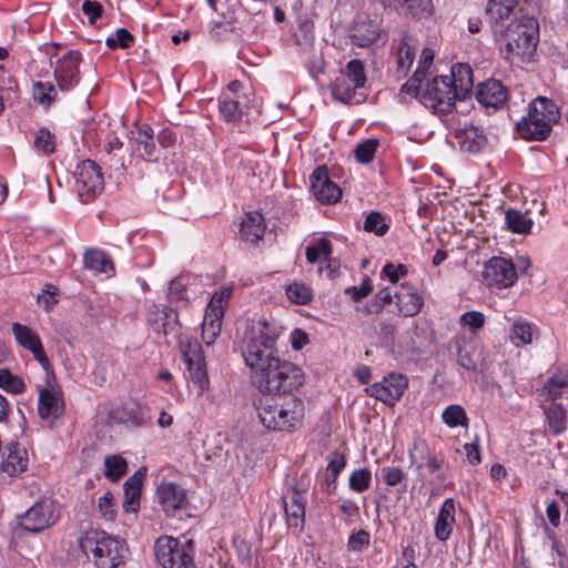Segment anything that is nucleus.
Listing matches in <instances>:
<instances>
[{
	"mask_svg": "<svg viewBox=\"0 0 568 568\" xmlns=\"http://www.w3.org/2000/svg\"><path fill=\"white\" fill-rule=\"evenodd\" d=\"M539 41V23L532 16L521 13L504 29H499L500 54L510 64L519 65L532 60Z\"/></svg>",
	"mask_w": 568,
	"mask_h": 568,
	"instance_id": "nucleus-1",
	"label": "nucleus"
},
{
	"mask_svg": "<svg viewBox=\"0 0 568 568\" xmlns=\"http://www.w3.org/2000/svg\"><path fill=\"white\" fill-rule=\"evenodd\" d=\"M255 408L264 427L280 432L293 430L304 415L303 403L295 396L261 395Z\"/></svg>",
	"mask_w": 568,
	"mask_h": 568,
	"instance_id": "nucleus-2",
	"label": "nucleus"
},
{
	"mask_svg": "<svg viewBox=\"0 0 568 568\" xmlns=\"http://www.w3.org/2000/svg\"><path fill=\"white\" fill-rule=\"evenodd\" d=\"M79 546L98 568H116L124 562L128 552L123 540L97 529L87 530Z\"/></svg>",
	"mask_w": 568,
	"mask_h": 568,
	"instance_id": "nucleus-3",
	"label": "nucleus"
},
{
	"mask_svg": "<svg viewBox=\"0 0 568 568\" xmlns=\"http://www.w3.org/2000/svg\"><path fill=\"white\" fill-rule=\"evenodd\" d=\"M252 382L261 395L294 396L293 392L304 383V374L293 363L278 358Z\"/></svg>",
	"mask_w": 568,
	"mask_h": 568,
	"instance_id": "nucleus-4",
	"label": "nucleus"
},
{
	"mask_svg": "<svg viewBox=\"0 0 568 568\" xmlns=\"http://www.w3.org/2000/svg\"><path fill=\"white\" fill-rule=\"evenodd\" d=\"M559 116V109L554 101L538 97L530 103L528 115L517 123V131L526 140L544 141Z\"/></svg>",
	"mask_w": 568,
	"mask_h": 568,
	"instance_id": "nucleus-5",
	"label": "nucleus"
},
{
	"mask_svg": "<svg viewBox=\"0 0 568 568\" xmlns=\"http://www.w3.org/2000/svg\"><path fill=\"white\" fill-rule=\"evenodd\" d=\"M243 357L252 371V379L255 378L257 373H262L268 364L271 366L280 358L275 349V339L263 332L253 335L246 343Z\"/></svg>",
	"mask_w": 568,
	"mask_h": 568,
	"instance_id": "nucleus-6",
	"label": "nucleus"
},
{
	"mask_svg": "<svg viewBox=\"0 0 568 568\" xmlns=\"http://www.w3.org/2000/svg\"><path fill=\"white\" fill-rule=\"evenodd\" d=\"M426 108L434 112L446 113L452 110L458 99V93L454 92L447 77L439 75L427 82L422 92H417V97Z\"/></svg>",
	"mask_w": 568,
	"mask_h": 568,
	"instance_id": "nucleus-7",
	"label": "nucleus"
},
{
	"mask_svg": "<svg viewBox=\"0 0 568 568\" xmlns=\"http://www.w3.org/2000/svg\"><path fill=\"white\" fill-rule=\"evenodd\" d=\"M74 179V190L83 202L93 199L104 189L101 169L91 160H85L77 166Z\"/></svg>",
	"mask_w": 568,
	"mask_h": 568,
	"instance_id": "nucleus-8",
	"label": "nucleus"
},
{
	"mask_svg": "<svg viewBox=\"0 0 568 568\" xmlns=\"http://www.w3.org/2000/svg\"><path fill=\"white\" fill-rule=\"evenodd\" d=\"M155 557L163 568H195L192 556L173 537H161L156 540Z\"/></svg>",
	"mask_w": 568,
	"mask_h": 568,
	"instance_id": "nucleus-9",
	"label": "nucleus"
},
{
	"mask_svg": "<svg viewBox=\"0 0 568 568\" xmlns=\"http://www.w3.org/2000/svg\"><path fill=\"white\" fill-rule=\"evenodd\" d=\"M57 519L58 513L53 500L43 498L19 517L18 525L26 531L37 534L49 528Z\"/></svg>",
	"mask_w": 568,
	"mask_h": 568,
	"instance_id": "nucleus-10",
	"label": "nucleus"
},
{
	"mask_svg": "<svg viewBox=\"0 0 568 568\" xmlns=\"http://www.w3.org/2000/svg\"><path fill=\"white\" fill-rule=\"evenodd\" d=\"M181 352L187 365L192 382L199 386L200 393H203L209 388L210 379L200 343L196 339L181 342Z\"/></svg>",
	"mask_w": 568,
	"mask_h": 568,
	"instance_id": "nucleus-11",
	"label": "nucleus"
},
{
	"mask_svg": "<svg viewBox=\"0 0 568 568\" xmlns=\"http://www.w3.org/2000/svg\"><path fill=\"white\" fill-rule=\"evenodd\" d=\"M408 386V379L405 375L399 373H390L385 376L381 382H376L366 387V393L383 402L386 405L393 406L403 396Z\"/></svg>",
	"mask_w": 568,
	"mask_h": 568,
	"instance_id": "nucleus-12",
	"label": "nucleus"
},
{
	"mask_svg": "<svg viewBox=\"0 0 568 568\" xmlns=\"http://www.w3.org/2000/svg\"><path fill=\"white\" fill-rule=\"evenodd\" d=\"M483 277L489 286L506 288L517 278L514 264L505 257H491L484 266Z\"/></svg>",
	"mask_w": 568,
	"mask_h": 568,
	"instance_id": "nucleus-13",
	"label": "nucleus"
},
{
	"mask_svg": "<svg viewBox=\"0 0 568 568\" xmlns=\"http://www.w3.org/2000/svg\"><path fill=\"white\" fill-rule=\"evenodd\" d=\"M381 33L379 23L367 13H358L348 28V36L354 45L367 48L372 45Z\"/></svg>",
	"mask_w": 568,
	"mask_h": 568,
	"instance_id": "nucleus-14",
	"label": "nucleus"
},
{
	"mask_svg": "<svg viewBox=\"0 0 568 568\" xmlns=\"http://www.w3.org/2000/svg\"><path fill=\"white\" fill-rule=\"evenodd\" d=\"M80 62L79 51H69L57 61L53 73L61 91H68L78 83Z\"/></svg>",
	"mask_w": 568,
	"mask_h": 568,
	"instance_id": "nucleus-15",
	"label": "nucleus"
},
{
	"mask_svg": "<svg viewBox=\"0 0 568 568\" xmlns=\"http://www.w3.org/2000/svg\"><path fill=\"white\" fill-rule=\"evenodd\" d=\"M12 332L17 342L26 349H29L33 354V357L39 362V364L45 371H49L50 362L44 353L39 336L30 327L19 323L12 324Z\"/></svg>",
	"mask_w": 568,
	"mask_h": 568,
	"instance_id": "nucleus-16",
	"label": "nucleus"
},
{
	"mask_svg": "<svg viewBox=\"0 0 568 568\" xmlns=\"http://www.w3.org/2000/svg\"><path fill=\"white\" fill-rule=\"evenodd\" d=\"M518 0H489L486 7V14L494 24L495 32L504 29L516 17H520L521 10L516 11Z\"/></svg>",
	"mask_w": 568,
	"mask_h": 568,
	"instance_id": "nucleus-17",
	"label": "nucleus"
},
{
	"mask_svg": "<svg viewBox=\"0 0 568 568\" xmlns=\"http://www.w3.org/2000/svg\"><path fill=\"white\" fill-rule=\"evenodd\" d=\"M156 500L165 513H174L186 503V493L175 483L162 481L156 489Z\"/></svg>",
	"mask_w": 568,
	"mask_h": 568,
	"instance_id": "nucleus-18",
	"label": "nucleus"
},
{
	"mask_svg": "<svg viewBox=\"0 0 568 568\" xmlns=\"http://www.w3.org/2000/svg\"><path fill=\"white\" fill-rule=\"evenodd\" d=\"M476 99L485 108L498 109L507 100V89L500 81L489 79L478 85Z\"/></svg>",
	"mask_w": 568,
	"mask_h": 568,
	"instance_id": "nucleus-19",
	"label": "nucleus"
},
{
	"mask_svg": "<svg viewBox=\"0 0 568 568\" xmlns=\"http://www.w3.org/2000/svg\"><path fill=\"white\" fill-rule=\"evenodd\" d=\"M223 316L224 306L219 300L210 301L202 323V338L206 345L213 344L220 335Z\"/></svg>",
	"mask_w": 568,
	"mask_h": 568,
	"instance_id": "nucleus-20",
	"label": "nucleus"
},
{
	"mask_svg": "<svg viewBox=\"0 0 568 568\" xmlns=\"http://www.w3.org/2000/svg\"><path fill=\"white\" fill-rule=\"evenodd\" d=\"M456 139L460 149L470 153L480 151L487 142L484 129L473 123H465L457 131Z\"/></svg>",
	"mask_w": 568,
	"mask_h": 568,
	"instance_id": "nucleus-21",
	"label": "nucleus"
},
{
	"mask_svg": "<svg viewBox=\"0 0 568 568\" xmlns=\"http://www.w3.org/2000/svg\"><path fill=\"white\" fill-rule=\"evenodd\" d=\"M434 60V51L429 48L423 49L417 69L410 79H408L400 88V92L410 97H417L418 89L426 77L428 69Z\"/></svg>",
	"mask_w": 568,
	"mask_h": 568,
	"instance_id": "nucleus-22",
	"label": "nucleus"
},
{
	"mask_svg": "<svg viewBox=\"0 0 568 568\" xmlns=\"http://www.w3.org/2000/svg\"><path fill=\"white\" fill-rule=\"evenodd\" d=\"M454 92L458 99L464 100L473 89V70L466 63H456L452 67L450 73L446 74Z\"/></svg>",
	"mask_w": 568,
	"mask_h": 568,
	"instance_id": "nucleus-23",
	"label": "nucleus"
},
{
	"mask_svg": "<svg viewBox=\"0 0 568 568\" xmlns=\"http://www.w3.org/2000/svg\"><path fill=\"white\" fill-rule=\"evenodd\" d=\"M397 312L402 316L416 315L423 304L424 298L412 287H402L400 291L394 293Z\"/></svg>",
	"mask_w": 568,
	"mask_h": 568,
	"instance_id": "nucleus-24",
	"label": "nucleus"
},
{
	"mask_svg": "<svg viewBox=\"0 0 568 568\" xmlns=\"http://www.w3.org/2000/svg\"><path fill=\"white\" fill-rule=\"evenodd\" d=\"M416 55V45L407 34H404L397 47L396 69L395 75L397 79L405 78L413 64Z\"/></svg>",
	"mask_w": 568,
	"mask_h": 568,
	"instance_id": "nucleus-25",
	"label": "nucleus"
},
{
	"mask_svg": "<svg viewBox=\"0 0 568 568\" xmlns=\"http://www.w3.org/2000/svg\"><path fill=\"white\" fill-rule=\"evenodd\" d=\"M455 511L454 499L447 498L443 503L435 523L434 531L437 539L445 541L450 537L455 525Z\"/></svg>",
	"mask_w": 568,
	"mask_h": 568,
	"instance_id": "nucleus-26",
	"label": "nucleus"
},
{
	"mask_svg": "<svg viewBox=\"0 0 568 568\" xmlns=\"http://www.w3.org/2000/svg\"><path fill=\"white\" fill-rule=\"evenodd\" d=\"M145 476V469H139L132 476H130L124 485V500L123 508L125 511L135 513L140 506V496L143 478Z\"/></svg>",
	"mask_w": 568,
	"mask_h": 568,
	"instance_id": "nucleus-27",
	"label": "nucleus"
},
{
	"mask_svg": "<svg viewBox=\"0 0 568 568\" xmlns=\"http://www.w3.org/2000/svg\"><path fill=\"white\" fill-rule=\"evenodd\" d=\"M135 151L145 161H155L159 156V150L154 143L153 130L150 125L140 126L134 136Z\"/></svg>",
	"mask_w": 568,
	"mask_h": 568,
	"instance_id": "nucleus-28",
	"label": "nucleus"
},
{
	"mask_svg": "<svg viewBox=\"0 0 568 568\" xmlns=\"http://www.w3.org/2000/svg\"><path fill=\"white\" fill-rule=\"evenodd\" d=\"M265 233L264 219L258 212H248L240 224L241 237L246 242H257Z\"/></svg>",
	"mask_w": 568,
	"mask_h": 568,
	"instance_id": "nucleus-29",
	"label": "nucleus"
},
{
	"mask_svg": "<svg viewBox=\"0 0 568 568\" xmlns=\"http://www.w3.org/2000/svg\"><path fill=\"white\" fill-rule=\"evenodd\" d=\"M8 455L1 465L2 471L9 476H16L24 471L28 467L27 450L18 444H9L7 446Z\"/></svg>",
	"mask_w": 568,
	"mask_h": 568,
	"instance_id": "nucleus-30",
	"label": "nucleus"
},
{
	"mask_svg": "<svg viewBox=\"0 0 568 568\" xmlns=\"http://www.w3.org/2000/svg\"><path fill=\"white\" fill-rule=\"evenodd\" d=\"M359 88H353L347 77L338 75L334 83L331 85L332 98L343 103H359L363 100V95L357 92Z\"/></svg>",
	"mask_w": 568,
	"mask_h": 568,
	"instance_id": "nucleus-31",
	"label": "nucleus"
},
{
	"mask_svg": "<svg viewBox=\"0 0 568 568\" xmlns=\"http://www.w3.org/2000/svg\"><path fill=\"white\" fill-rule=\"evenodd\" d=\"M38 412L41 418L58 417L62 413L61 398L49 387L41 388L39 393Z\"/></svg>",
	"mask_w": 568,
	"mask_h": 568,
	"instance_id": "nucleus-32",
	"label": "nucleus"
},
{
	"mask_svg": "<svg viewBox=\"0 0 568 568\" xmlns=\"http://www.w3.org/2000/svg\"><path fill=\"white\" fill-rule=\"evenodd\" d=\"M450 346L456 349L457 362L463 368L467 371H475L477 368L470 341L465 336H456L450 341Z\"/></svg>",
	"mask_w": 568,
	"mask_h": 568,
	"instance_id": "nucleus-33",
	"label": "nucleus"
},
{
	"mask_svg": "<svg viewBox=\"0 0 568 568\" xmlns=\"http://www.w3.org/2000/svg\"><path fill=\"white\" fill-rule=\"evenodd\" d=\"M346 466V457L344 454L334 450L327 456V465L325 469V483L328 493H333L336 488V479Z\"/></svg>",
	"mask_w": 568,
	"mask_h": 568,
	"instance_id": "nucleus-34",
	"label": "nucleus"
},
{
	"mask_svg": "<svg viewBox=\"0 0 568 568\" xmlns=\"http://www.w3.org/2000/svg\"><path fill=\"white\" fill-rule=\"evenodd\" d=\"M568 386V365L560 364L556 366L548 377L545 389L550 397L557 398L561 395L562 389Z\"/></svg>",
	"mask_w": 568,
	"mask_h": 568,
	"instance_id": "nucleus-35",
	"label": "nucleus"
},
{
	"mask_svg": "<svg viewBox=\"0 0 568 568\" xmlns=\"http://www.w3.org/2000/svg\"><path fill=\"white\" fill-rule=\"evenodd\" d=\"M535 325L525 318H517L511 325L509 338L516 346L528 345L532 343Z\"/></svg>",
	"mask_w": 568,
	"mask_h": 568,
	"instance_id": "nucleus-36",
	"label": "nucleus"
},
{
	"mask_svg": "<svg viewBox=\"0 0 568 568\" xmlns=\"http://www.w3.org/2000/svg\"><path fill=\"white\" fill-rule=\"evenodd\" d=\"M176 321L178 314L173 310L166 307H156L154 314L149 316V322L155 326L154 329L163 335L173 331Z\"/></svg>",
	"mask_w": 568,
	"mask_h": 568,
	"instance_id": "nucleus-37",
	"label": "nucleus"
},
{
	"mask_svg": "<svg viewBox=\"0 0 568 568\" xmlns=\"http://www.w3.org/2000/svg\"><path fill=\"white\" fill-rule=\"evenodd\" d=\"M505 221L513 233L528 234L532 227V220L520 211L508 209L505 213Z\"/></svg>",
	"mask_w": 568,
	"mask_h": 568,
	"instance_id": "nucleus-38",
	"label": "nucleus"
},
{
	"mask_svg": "<svg viewBox=\"0 0 568 568\" xmlns=\"http://www.w3.org/2000/svg\"><path fill=\"white\" fill-rule=\"evenodd\" d=\"M84 264L88 268L108 273L113 270V263L109 255L101 250H90L84 255Z\"/></svg>",
	"mask_w": 568,
	"mask_h": 568,
	"instance_id": "nucleus-39",
	"label": "nucleus"
},
{
	"mask_svg": "<svg viewBox=\"0 0 568 568\" xmlns=\"http://www.w3.org/2000/svg\"><path fill=\"white\" fill-rule=\"evenodd\" d=\"M342 196L341 186L329 180L326 166L322 165V204H336Z\"/></svg>",
	"mask_w": 568,
	"mask_h": 568,
	"instance_id": "nucleus-40",
	"label": "nucleus"
},
{
	"mask_svg": "<svg viewBox=\"0 0 568 568\" xmlns=\"http://www.w3.org/2000/svg\"><path fill=\"white\" fill-rule=\"evenodd\" d=\"M548 424L554 434L559 435L567 428V412L561 404H552L546 412Z\"/></svg>",
	"mask_w": 568,
	"mask_h": 568,
	"instance_id": "nucleus-41",
	"label": "nucleus"
},
{
	"mask_svg": "<svg viewBox=\"0 0 568 568\" xmlns=\"http://www.w3.org/2000/svg\"><path fill=\"white\" fill-rule=\"evenodd\" d=\"M429 454L432 453L428 444L424 439H415L408 449L410 465L415 466L417 471L420 473L424 468V460L428 458Z\"/></svg>",
	"mask_w": 568,
	"mask_h": 568,
	"instance_id": "nucleus-42",
	"label": "nucleus"
},
{
	"mask_svg": "<svg viewBox=\"0 0 568 568\" xmlns=\"http://www.w3.org/2000/svg\"><path fill=\"white\" fill-rule=\"evenodd\" d=\"M398 9L404 10L414 18H427L433 12L432 0H403Z\"/></svg>",
	"mask_w": 568,
	"mask_h": 568,
	"instance_id": "nucleus-43",
	"label": "nucleus"
},
{
	"mask_svg": "<svg viewBox=\"0 0 568 568\" xmlns=\"http://www.w3.org/2000/svg\"><path fill=\"white\" fill-rule=\"evenodd\" d=\"M442 419L450 428L467 427L468 417L465 409L460 405H449L442 414Z\"/></svg>",
	"mask_w": 568,
	"mask_h": 568,
	"instance_id": "nucleus-44",
	"label": "nucleus"
},
{
	"mask_svg": "<svg viewBox=\"0 0 568 568\" xmlns=\"http://www.w3.org/2000/svg\"><path fill=\"white\" fill-rule=\"evenodd\" d=\"M284 510L290 526L297 527L304 517V505L296 495L284 498Z\"/></svg>",
	"mask_w": 568,
	"mask_h": 568,
	"instance_id": "nucleus-45",
	"label": "nucleus"
},
{
	"mask_svg": "<svg viewBox=\"0 0 568 568\" xmlns=\"http://www.w3.org/2000/svg\"><path fill=\"white\" fill-rule=\"evenodd\" d=\"M104 466V475L111 481L119 480L125 474L128 468L125 459L119 455L105 457Z\"/></svg>",
	"mask_w": 568,
	"mask_h": 568,
	"instance_id": "nucleus-46",
	"label": "nucleus"
},
{
	"mask_svg": "<svg viewBox=\"0 0 568 568\" xmlns=\"http://www.w3.org/2000/svg\"><path fill=\"white\" fill-rule=\"evenodd\" d=\"M220 113L227 122H237L243 115V109L237 99L224 95L220 102Z\"/></svg>",
	"mask_w": 568,
	"mask_h": 568,
	"instance_id": "nucleus-47",
	"label": "nucleus"
},
{
	"mask_svg": "<svg viewBox=\"0 0 568 568\" xmlns=\"http://www.w3.org/2000/svg\"><path fill=\"white\" fill-rule=\"evenodd\" d=\"M363 229L365 232L374 233L376 236H383L387 233L389 226L381 212L372 211L366 215Z\"/></svg>",
	"mask_w": 568,
	"mask_h": 568,
	"instance_id": "nucleus-48",
	"label": "nucleus"
},
{
	"mask_svg": "<svg viewBox=\"0 0 568 568\" xmlns=\"http://www.w3.org/2000/svg\"><path fill=\"white\" fill-rule=\"evenodd\" d=\"M287 298L297 305H306L312 301V291L303 283L294 282L286 287Z\"/></svg>",
	"mask_w": 568,
	"mask_h": 568,
	"instance_id": "nucleus-49",
	"label": "nucleus"
},
{
	"mask_svg": "<svg viewBox=\"0 0 568 568\" xmlns=\"http://www.w3.org/2000/svg\"><path fill=\"white\" fill-rule=\"evenodd\" d=\"M353 82V88H363L366 83V73L361 60L354 59L346 64L345 72L342 73Z\"/></svg>",
	"mask_w": 568,
	"mask_h": 568,
	"instance_id": "nucleus-50",
	"label": "nucleus"
},
{
	"mask_svg": "<svg viewBox=\"0 0 568 568\" xmlns=\"http://www.w3.org/2000/svg\"><path fill=\"white\" fill-rule=\"evenodd\" d=\"M372 474L367 468L354 469L348 479L349 488L355 493H364L371 486Z\"/></svg>",
	"mask_w": 568,
	"mask_h": 568,
	"instance_id": "nucleus-51",
	"label": "nucleus"
},
{
	"mask_svg": "<svg viewBox=\"0 0 568 568\" xmlns=\"http://www.w3.org/2000/svg\"><path fill=\"white\" fill-rule=\"evenodd\" d=\"M0 387L12 394H21L26 388V384L19 376L11 374L9 369L1 368Z\"/></svg>",
	"mask_w": 568,
	"mask_h": 568,
	"instance_id": "nucleus-52",
	"label": "nucleus"
},
{
	"mask_svg": "<svg viewBox=\"0 0 568 568\" xmlns=\"http://www.w3.org/2000/svg\"><path fill=\"white\" fill-rule=\"evenodd\" d=\"M314 23L303 22L300 24L297 32L295 33L296 43L303 50H308L314 47L315 34Z\"/></svg>",
	"mask_w": 568,
	"mask_h": 568,
	"instance_id": "nucleus-53",
	"label": "nucleus"
},
{
	"mask_svg": "<svg viewBox=\"0 0 568 568\" xmlns=\"http://www.w3.org/2000/svg\"><path fill=\"white\" fill-rule=\"evenodd\" d=\"M377 145L378 143L375 139H369L359 143L354 150L356 160L361 163H369L374 158Z\"/></svg>",
	"mask_w": 568,
	"mask_h": 568,
	"instance_id": "nucleus-54",
	"label": "nucleus"
},
{
	"mask_svg": "<svg viewBox=\"0 0 568 568\" xmlns=\"http://www.w3.org/2000/svg\"><path fill=\"white\" fill-rule=\"evenodd\" d=\"M109 422L129 426H139L141 424V419L124 407L114 408L109 415Z\"/></svg>",
	"mask_w": 568,
	"mask_h": 568,
	"instance_id": "nucleus-55",
	"label": "nucleus"
},
{
	"mask_svg": "<svg viewBox=\"0 0 568 568\" xmlns=\"http://www.w3.org/2000/svg\"><path fill=\"white\" fill-rule=\"evenodd\" d=\"M460 324L468 327L471 333H476L485 324V315L478 311H469L460 316Z\"/></svg>",
	"mask_w": 568,
	"mask_h": 568,
	"instance_id": "nucleus-56",
	"label": "nucleus"
},
{
	"mask_svg": "<svg viewBox=\"0 0 568 568\" xmlns=\"http://www.w3.org/2000/svg\"><path fill=\"white\" fill-rule=\"evenodd\" d=\"M34 95L41 104L49 105L55 99V88L52 83L37 82L34 84Z\"/></svg>",
	"mask_w": 568,
	"mask_h": 568,
	"instance_id": "nucleus-57",
	"label": "nucleus"
},
{
	"mask_svg": "<svg viewBox=\"0 0 568 568\" xmlns=\"http://www.w3.org/2000/svg\"><path fill=\"white\" fill-rule=\"evenodd\" d=\"M34 146L44 154L53 153L55 149L53 135L45 129L39 130L34 140Z\"/></svg>",
	"mask_w": 568,
	"mask_h": 568,
	"instance_id": "nucleus-58",
	"label": "nucleus"
},
{
	"mask_svg": "<svg viewBox=\"0 0 568 568\" xmlns=\"http://www.w3.org/2000/svg\"><path fill=\"white\" fill-rule=\"evenodd\" d=\"M369 541H371L369 534L366 530L361 529L349 537L348 548L353 551L361 552L369 546Z\"/></svg>",
	"mask_w": 568,
	"mask_h": 568,
	"instance_id": "nucleus-59",
	"label": "nucleus"
},
{
	"mask_svg": "<svg viewBox=\"0 0 568 568\" xmlns=\"http://www.w3.org/2000/svg\"><path fill=\"white\" fill-rule=\"evenodd\" d=\"M98 508L101 516L105 520L112 521L114 519L116 513L114 509L112 495L110 493H106L105 495L99 498Z\"/></svg>",
	"mask_w": 568,
	"mask_h": 568,
	"instance_id": "nucleus-60",
	"label": "nucleus"
},
{
	"mask_svg": "<svg viewBox=\"0 0 568 568\" xmlns=\"http://www.w3.org/2000/svg\"><path fill=\"white\" fill-rule=\"evenodd\" d=\"M382 274L385 275L392 284H396L400 277L407 274V266L404 264L394 265L387 263L384 265Z\"/></svg>",
	"mask_w": 568,
	"mask_h": 568,
	"instance_id": "nucleus-61",
	"label": "nucleus"
},
{
	"mask_svg": "<svg viewBox=\"0 0 568 568\" xmlns=\"http://www.w3.org/2000/svg\"><path fill=\"white\" fill-rule=\"evenodd\" d=\"M82 11L89 18V23L94 24L97 20L102 16L103 8L101 3L97 1L87 0L82 3Z\"/></svg>",
	"mask_w": 568,
	"mask_h": 568,
	"instance_id": "nucleus-62",
	"label": "nucleus"
},
{
	"mask_svg": "<svg viewBox=\"0 0 568 568\" xmlns=\"http://www.w3.org/2000/svg\"><path fill=\"white\" fill-rule=\"evenodd\" d=\"M382 475L388 486L398 485L405 476L399 467H383Z\"/></svg>",
	"mask_w": 568,
	"mask_h": 568,
	"instance_id": "nucleus-63",
	"label": "nucleus"
},
{
	"mask_svg": "<svg viewBox=\"0 0 568 568\" xmlns=\"http://www.w3.org/2000/svg\"><path fill=\"white\" fill-rule=\"evenodd\" d=\"M291 342H292V347L295 351H298V349H302L308 343V336L304 331H302L300 328H295L291 333Z\"/></svg>",
	"mask_w": 568,
	"mask_h": 568,
	"instance_id": "nucleus-64",
	"label": "nucleus"
}]
</instances>
